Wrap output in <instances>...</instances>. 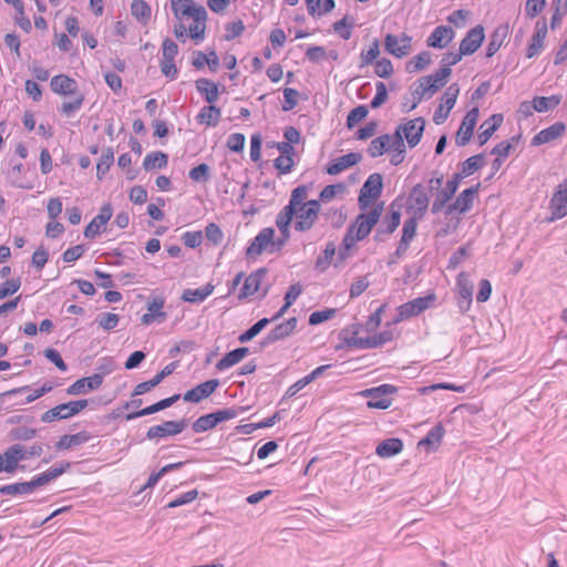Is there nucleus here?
Returning <instances> with one entry per match:
<instances>
[{"label":"nucleus","mask_w":567,"mask_h":567,"mask_svg":"<svg viewBox=\"0 0 567 567\" xmlns=\"http://www.w3.org/2000/svg\"><path fill=\"white\" fill-rule=\"evenodd\" d=\"M383 212V203L377 204L368 213H360L354 221L349 225L340 249L338 259L346 260L350 256V250L355 246L357 241L365 239L373 227L379 223Z\"/></svg>","instance_id":"1"},{"label":"nucleus","mask_w":567,"mask_h":567,"mask_svg":"<svg viewBox=\"0 0 567 567\" xmlns=\"http://www.w3.org/2000/svg\"><path fill=\"white\" fill-rule=\"evenodd\" d=\"M320 202L317 199L308 200L305 205L295 207L293 213H286V239L288 238V225L295 218V228L299 231L309 230L318 218L320 212Z\"/></svg>","instance_id":"2"},{"label":"nucleus","mask_w":567,"mask_h":567,"mask_svg":"<svg viewBox=\"0 0 567 567\" xmlns=\"http://www.w3.org/2000/svg\"><path fill=\"white\" fill-rule=\"evenodd\" d=\"M382 188V175L379 173L371 174L363 183L360 189V194L358 197V206L360 210L364 212L365 209H368L371 206V204L381 196Z\"/></svg>","instance_id":"3"},{"label":"nucleus","mask_w":567,"mask_h":567,"mask_svg":"<svg viewBox=\"0 0 567 567\" xmlns=\"http://www.w3.org/2000/svg\"><path fill=\"white\" fill-rule=\"evenodd\" d=\"M396 392L398 388L395 385L384 383L379 386L365 389L360 392V395L371 399L367 403L368 408L385 410L392 404V400L389 396Z\"/></svg>","instance_id":"4"},{"label":"nucleus","mask_w":567,"mask_h":567,"mask_svg":"<svg viewBox=\"0 0 567 567\" xmlns=\"http://www.w3.org/2000/svg\"><path fill=\"white\" fill-rule=\"evenodd\" d=\"M435 300V293H429L427 296L419 297L401 305L398 308V313L393 319V322L398 323L412 317L419 316L426 309L431 308Z\"/></svg>","instance_id":"5"},{"label":"nucleus","mask_w":567,"mask_h":567,"mask_svg":"<svg viewBox=\"0 0 567 567\" xmlns=\"http://www.w3.org/2000/svg\"><path fill=\"white\" fill-rule=\"evenodd\" d=\"M480 189L481 183H477L476 185L461 192L455 200L446 206L444 214L450 216L454 213L465 214L471 210Z\"/></svg>","instance_id":"6"},{"label":"nucleus","mask_w":567,"mask_h":567,"mask_svg":"<svg viewBox=\"0 0 567 567\" xmlns=\"http://www.w3.org/2000/svg\"><path fill=\"white\" fill-rule=\"evenodd\" d=\"M275 230L274 228H264L252 240L246 250L248 258H255L262 252H272L276 249V243L274 240Z\"/></svg>","instance_id":"7"},{"label":"nucleus","mask_w":567,"mask_h":567,"mask_svg":"<svg viewBox=\"0 0 567 567\" xmlns=\"http://www.w3.org/2000/svg\"><path fill=\"white\" fill-rule=\"evenodd\" d=\"M424 128L425 120L420 116L412 120H406L404 123L400 124L395 131H400V134L405 138L409 147L413 148L420 143L424 133Z\"/></svg>","instance_id":"8"},{"label":"nucleus","mask_w":567,"mask_h":567,"mask_svg":"<svg viewBox=\"0 0 567 567\" xmlns=\"http://www.w3.org/2000/svg\"><path fill=\"white\" fill-rule=\"evenodd\" d=\"M171 8L178 20L184 18L207 19L206 9L203 6H196L193 0H171Z\"/></svg>","instance_id":"9"},{"label":"nucleus","mask_w":567,"mask_h":567,"mask_svg":"<svg viewBox=\"0 0 567 567\" xmlns=\"http://www.w3.org/2000/svg\"><path fill=\"white\" fill-rule=\"evenodd\" d=\"M460 93V87L456 83L451 84L444 92L442 96V103L437 106V109L434 112L433 115V122L436 125L443 124L451 112V110L454 107L457 96Z\"/></svg>","instance_id":"10"},{"label":"nucleus","mask_w":567,"mask_h":567,"mask_svg":"<svg viewBox=\"0 0 567 567\" xmlns=\"http://www.w3.org/2000/svg\"><path fill=\"white\" fill-rule=\"evenodd\" d=\"M411 42L412 38L406 33H402L400 37L389 33L384 38V50L401 59L410 54L412 50Z\"/></svg>","instance_id":"11"},{"label":"nucleus","mask_w":567,"mask_h":567,"mask_svg":"<svg viewBox=\"0 0 567 567\" xmlns=\"http://www.w3.org/2000/svg\"><path fill=\"white\" fill-rule=\"evenodd\" d=\"M551 214L547 218L548 221H554L567 216V177L557 187L550 199Z\"/></svg>","instance_id":"12"},{"label":"nucleus","mask_w":567,"mask_h":567,"mask_svg":"<svg viewBox=\"0 0 567 567\" xmlns=\"http://www.w3.org/2000/svg\"><path fill=\"white\" fill-rule=\"evenodd\" d=\"M392 337L393 334L391 331H383L372 337L365 338L352 336L350 338H346L344 342L348 347H354L358 349H374L386 342H390Z\"/></svg>","instance_id":"13"},{"label":"nucleus","mask_w":567,"mask_h":567,"mask_svg":"<svg viewBox=\"0 0 567 567\" xmlns=\"http://www.w3.org/2000/svg\"><path fill=\"white\" fill-rule=\"evenodd\" d=\"M478 114V107H473L464 116L455 137V143L457 146H465L470 142L474 132V127L477 123Z\"/></svg>","instance_id":"14"},{"label":"nucleus","mask_w":567,"mask_h":567,"mask_svg":"<svg viewBox=\"0 0 567 567\" xmlns=\"http://www.w3.org/2000/svg\"><path fill=\"white\" fill-rule=\"evenodd\" d=\"M485 39L484 28L478 24L471 29L460 43L461 54L471 55L475 53Z\"/></svg>","instance_id":"15"},{"label":"nucleus","mask_w":567,"mask_h":567,"mask_svg":"<svg viewBox=\"0 0 567 567\" xmlns=\"http://www.w3.org/2000/svg\"><path fill=\"white\" fill-rule=\"evenodd\" d=\"M457 306L462 313L470 310L473 298V286L465 272L457 276Z\"/></svg>","instance_id":"16"},{"label":"nucleus","mask_w":567,"mask_h":567,"mask_svg":"<svg viewBox=\"0 0 567 567\" xmlns=\"http://www.w3.org/2000/svg\"><path fill=\"white\" fill-rule=\"evenodd\" d=\"M401 221V213L392 210L385 215L377 228L373 239L378 243L386 240V238L395 231Z\"/></svg>","instance_id":"17"},{"label":"nucleus","mask_w":567,"mask_h":567,"mask_svg":"<svg viewBox=\"0 0 567 567\" xmlns=\"http://www.w3.org/2000/svg\"><path fill=\"white\" fill-rule=\"evenodd\" d=\"M186 426L185 420L166 421L163 424L151 426L147 430L148 440L179 434Z\"/></svg>","instance_id":"18"},{"label":"nucleus","mask_w":567,"mask_h":567,"mask_svg":"<svg viewBox=\"0 0 567 567\" xmlns=\"http://www.w3.org/2000/svg\"><path fill=\"white\" fill-rule=\"evenodd\" d=\"M112 207L110 205H104L99 215L95 216L91 223L84 229V236L86 238H95L99 234L105 229L107 221L112 217Z\"/></svg>","instance_id":"19"},{"label":"nucleus","mask_w":567,"mask_h":567,"mask_svg":"<svg viewBox=\"0 0 567 567\" xmlns=\"http://www.w3.org/2000/svg\"><path fill=\"white\" fill-rule=\"evenodd\" d=\"M454 30L447 25L436 27L426 39V45L435 49L446 48L454 39Z\"/></svg>","instance_id":"20"},{"label":"nucleus","mask_w":567,"mask_h":567,"mask_svg":"<svg viewBox=\"0 0 567 567\" xmlns=\"http://www.w3.org/2000/svg\"><path fill=\"white\" fill-rule=\"evenodd\" d=\"M409 202L412 208L415 209V214L419 218H422L429 208V196L422 184H416L412 187L409 195Z\"/></svg>","instance_id":"21"},{"label":"nucleus","mask_w":567,"mask_h":567,"mask_svg":"<svg viewBox=\"0 0 567 567\" xmlns=\"http://www.w3.org/2000/svg\"><path fill=\"white\" fill-rule=\"evenodd\" d=\"M218 385H219L218 380H216V379L208 380L204 383L198 384L197 386L193 388L192 390L187 391L184 394L183 399L186 402L198 403L202 400L208 398L212 393H214Z\"/></svg>","instance_id":"22"},{"label":"nucleus","mask_w":567,"mask_h":567,"mask_svg":"<svg viewBox=\"0 0 567 567\" xmlns=\"http://www.w3.org/2000/svg\"><path fill=\"white\" fill-rule=\"evenodd\" d=\"M3 457V471L12 473L20 461L27 458V449L23 445L14 444L7 449L1 455Z\"/></svg>","instance_id":"23"},{"label":"nucleus","mask_w":567,"mask_h":567,"mask_svg":"<svg viewBox=\"0 0 567 567\" xmlns=\"http://www.w3.org/2000/svg\"><path fill=\"white\" fill-rule=\"evenodd\" d=\"M433 76H422L419 79V85L412 92L413 102L408 107V111L414 110L417 104L422 101L425 93L430 92L431 95L440 90V85L432 83Z\"/></svg>","instance_id":"24"},{"label":"nucleus","mask_w":567,"mask_h":567,"mask_svg":"<svg viewBox=\"0 0 567 567\" xmlns=\"http://www.w3.org/2000/svg\"><path fill=\"white\" fill-rule=\"evenodd\" d=\"M566 131V126L563 122H556L553 125H550L547 128L542 130L539 133H537L533 140L532 145L538 146L545 143H549L560 136Z\"/></svg>","instance_id":"25"},{"label":"nucleus","mask_w":567,"mask_h":567,"mask_svg":"<svg viewBox=\"0 0 567 567\" xmlns=\"http://www.w3.org/2000/svg\"><path fill=\"white\" fill-rule=\"evenodd\" d=\"M164 303H165V300L163 297H159V296L153 297L147 302L148 312L142 317V323L151 324L155 320H161V321L165 320L166 313L163 311Z\"/></svg>","instance_id":"26"},{"label":"nucleus","mask_w":567,"mask_h":567,"mask_svg":"<svg viewBox=\"0 0 567 567\" xmlns=\"http://www.w3.org/2000/svg\"><path fill=\"white\" fill-rule=\"evenodd\" d=\"M50 86L54 93L60 95H75L79 93L76 82L63 74L53 76Z\"/></svg>","instance_id":"27"},{"label":"nucleus","mask_w":567,"mask_h":567,"mask_svg":"<svg viewBox=\"0 0 567 567\" xmlns=\"http://www.w3.org/2000/svg\"><path fill=\"white\" fill-rule=\"evenodd\" d=\"M362 159L361 153H348L343 156L338 157L333 163H331L327 168L326 172L329 175H337L341 173L342 171L358 164Z\"/></svg>","instance_id":"28"},{"label":"nucleus","mask_w":567,"mask_h":567,"mask_svg":"<svg viewBox=\"0 0 567 567\" xmlns=\"http://www.w3.org/2000/svg\"><path fill=\"white\" fill-rule=\"evenodd\" d=\"M503 114L496 113L489 116L486 121H484L480 126L478 142L480 145H484L492 137V135L497 131V128L503 123Z\"/></svg>","instance_id":"29"},{"label":"nucleus","mask_w":567,"mask_h":567,"mask_svg":"<svg viewBox=\"0 0 567 567\" xmlns=\"http://www.w3.org/2000/svg\"><path fill=\"white\" fill-rule=\"evenodd\" d=\"M444 433V426L441 423H437L422 440L419 441L417 446H425L427 452L435 451L441 444Z\"/></svg>","instance_id":"30"},{"label":"nucleus","mask_w":567,"mask_h":567,"mask_svg":"<svg viewBox=\"0 0 567 567\" xmlns=\"http://www.w3.org/2000/svg\"><path fill=\"white\" fill-rule=\"evenodd\" d=\"M178 400H179V394H175V395H173L171 398L161 400L157 403H155L153 405H150V406H147V408H145L143 410H140V411L132 412V413L127 414L126 415V420L131 421V420H134V419L140 417V416H145V415H150V414L156 413V412L162 411V410H164L166 408H169L171 405H173Z\"/></svg>","instance_id":"31"},{"label":"nucleus","mask_w":567,"mask_h":567,"mask_svg":"<svg viewBox=\"0 0 567 567\" xmlns=\"http://www.w3.org/2000/svg\"><path fill=\"white\" fill-rule=\"evenodd\" d=\"M403 450V442L400 439L391 437L380 442L375 449V453L380 457H391L399 454Z\"/></svg>","instance_id":"32"},{"label":"nucleus","mask_w":567,"mask_h":567,"mask_svg":"<svg viewBox=\"0 0 567 567\" xmlns=\"http://www.w3.org/2000/svg\"><path fill=\"white\" fill-rule=\"evenodd\" d=\"M70 467V463H62L60 466L50 468L30 481L33 491L40 486L48 484L50 481L63 474Z\"/></svg>","instance_id":"33"},{"label":"nucleus","mask_w":567,"mask_h":567,"mask_svg":"<svg viewBox=\"0 0 567 567\" xmlns=\"http://www.w3.org/2000/svg\"><path fill=\"white\" fill-rule=\"evenodd\" d=\"M508 34V27L507 25H499L497 27L493 33L491 34L489 42L486 47V56L492 58L502 47L504 40L506 39Z\"/></svg>","instance_id":"34"},{"label":"nucleus","mask_w":567,"mask_h":567,"mask_svg":"<svg viewBox=\"0 0 567 567\" xmlns=\"http://www.w3.org/2000/svg\"><path fill=\"white\" fill-rule=\"evenodd\" d=\"M284 316V306L277 311V313L271 318H264L257 321L252 327H250L246 332L239 336V341L241 343L248 342L254 339L269 322H272Z\"/></svg>","instance_id":"35"},{"label":"nucleus","mask_w":567,"mask_h":567,"mask_svg":"<svg viewBox=\"0 0 567 567\" xmlns=\"http://www.w3.org/2000/svg\"><path fill=\"white\" fill-rule=\"evenodd\" d=\"M215 287L212 284H207L203 288L197 289H185L182 299L186 302L197 303L204 301L209 295L213 293Z\"/></svg>","instance_id":"36"},{"label":"nucleus","mask_w":567,"mask_h":567,"mask_svg":"<svg viewBox=\"0 0 567 567\" xmlns=\"http://www.w3.org/2000/svg\"><path fill=\"white\" fill-rule=\"evenodd\" d=\"M69 417H72L69 403H62L44 412L41 416V421L44 423H51L56 420H65Z\"/></svg>","instance_id":"37"},{"label":"nucleus","mask_w":567,"mask_h":567,"mask_svg":"<svg viewBox=\"0 0 567 567\" xmlns=\"http://www.w3.org/2000/svg\"><path fill=\"white\" fill-rule=\"evenodd\" d=\"M390 151V137L389 134H382L371 141L367 153L370 157L375 158L382 156L385 152Z\"/></svg>","instance_id":"38"},{"label":"nucleus","mask_w":567,"mask_h":567,"mask_svg":"<svg viewBox=\"0 0 567 567\" xmlns=\"http://www.w3.org/2000/svg\"><path fill=\"white\" fill-rule=\"evenodd\" d=\"M90 440V435L86 432H79L72 435H63L56 443L58 450H70L74 446H79Z\"/></svg>","instance_id":"39"},{"label":"nucleus","mask_w":567,"mask_h":567,"mask_svg":"<svg viewBox=\"0 0 567 567\" xmlns=\"http://www.w3.org/2000/svg\"><path fill=\"white\" fill-rule=\"evenodd\" d=\"M248 353V348H238V349H235L230 352H228L223 359H220L217 364H216V368L218 370H225V369H228L233 365H235L236 363H238L239 361H241Z\"/></svg>","instance_id":"40"},{"label":"nucleus","mask_w":567,"mask_h":567,"mask_svg":"<svg viewBox=\"0 0 567 567\" xmlns=\"http://www.w3.org/2000/svg\"><path fill=\"white\" fill-rule=\"evenodd\" d=\"M196 89L198 92L205 95V99L208 103H214L218 99V87L217 85L207 79H199L196 81Z\"/></svg>","instance_id":"41"},{"label":"nucleus","mask_w":567,"mask_h":567,"mask_svg":"<svg viewBox=\"0 0 567 567\" xmlns=\"http://www.w3.org/2000/svg\"><path fill=\"white\" fill-rule=\"evenodd\" d=\"M321 216L326 221H329L334 229L341 228L347 219V215L342 207L328 208L322 212Z\"/></svg>","instance_id":"42"},{"label":"nucleus","mask_w":567,"mask_h":567,"mask_svg":"<svg viewBox=\"0 0 567 567\" xmlns=\"http://www.w3.org/2000/svg\"><path fill=\"white\" fill-rule=\"evenodd\" d=\"M308 192H309V188L306 185H300L292 190L289 204L286 206L287 214L293 213L295 207H297L299 205H305L308 203V200H307Z\"/></svg>","instance_id":"43"},{"label":"nucleus","mask_w":567,"mask_h":567,"mask_svg":"<svg viewBox=\"0 0 567 567\" xmlns=\"http://www.w3.org/2000/svg\"><path fill=\"white\" fill-rule=\"evenodd\" d=\"M561 97L559 95L536 96L533 100V107L536 112H547L559 105Z\"/></svg>","instance_id":"44"},{"label":"nucleus","mask_w":567,"mask_h":567,"mask_svg":"<svg viewBox=\"0 0 567 567\" xmlns=\"http://www.w3.org/2000/svg\"><path fill=\"white\" fill-rule=\"evenodd\" d=\"M431 63V53L429 51H422L413 59L406 62L405 69L410 73L419 72L424 70Z\"/></svg>","instance_id":"45"},{"label":"nucleus","mask_w":567,"mask_h":567,"mask_svg":"<svg viewBox=\"0 0 567 567\" xmlns=\"http://www.w3.org/2000/svg\"><path fill=\"white\" fill-rule=\"evenodd\" d=\"M484 165V155L477 154L468 157L461 164V171L460 173L463 175V177H467L472 174H474L476 171H478Z\"/></svg>","instance_id":"46"},{"label":"nucleus","mask_w":567,"mask_h":567,"mask_svg":"<svg viewBox=\"0 0 567 567\" xmlns=\"http://www.w3.org/2000/svg\"><path fill=\"white\" fill-rule=\"evenodd\" d=\"M220 117V110L214 105L205 106L197 115V120L200 123H205L209 126H216Z\"/></svg>","instance_id":"47"},{"label":"nucleus","mask_w":567,"mask_h":567,"mask_svg":"<svg viewBox=\"0 0 567 567\" xmlns=\"http://www.w3.org/2000/svg\"><path fill=\"white\" fill-rule=\"evenodd\" d=\"M131 12L143 23H147L151 18V7L144 0H134L131 4Z\"/></svg>","instance_id":"48"},{"label":"nucleus","mask_w":567,"mask_h":567,"mask_svg":"<svg viewBox=\"0 0 567 567\" xmlns=\"http://www.w3.org/2000/svg\"><path fill=\"white\" fill-rule=\"evenodd\" d=\"M167 165V155L162 152H153L146 155L143 166L146 171L162 168Z\"/></svg>","instance_id":"49"},{"label":"nucleus","mask_w":567,"mask_h":567,"mask_svg":"<svg viewBox=\"0 0 567 567\" xmlns=\"http://www.w3.org/2000/svg\"><path fill=\"white\" fill-rule=\"evenodd\" d=\"M453 192L447 190L445 187L439 190L432 203V214H439L441 210H445L447 203L453 198Z\"/></svg>","instance_id":"50"},{"label":"nucleus","mask_w":567,"mask_h":567,"mask_svg":"<svg viewBox=\"0 0 567 567\" xmlns=\"http://www.w3.org/2000/svg\"><path fill=\"white\" fill-rule=\"evenodd\" d=\"M354 24L353 18H349L344 16L341 20L336 21L332 24L333 31L339 33L343 40H349L351 38V28Z\"/></svg>","instance_id":"51"},{"label":"nucleus","mask_w":567,"mask_h":567,"mask_svg":"<svg viewBox=\"0 0 567 567\" xmlns=\"http://www.w3.org/2000/svg\"><path fill=\"white\" fill-rule=\"evenodd\" d=\"M334 255H336V246L332 241H329L326 245V248H324L322 255L318 256V258L316 260V267L319 270L324 271L331 264V260Z\"/></svg>","instance_id":"52"},{"label":"nucleus","mask_w":567,"mask_h":567,"mask_svg":"<svg viewBox=\"0 0 567 567\" xmlns=\"http://www.w3.org/2000/svg\"><path fill=\"white\" fill-rule=\"evenodd\" d=\"M33 492L30 482L14 483L0 487V493L3 495L30 494Z\"/></svg>","instance_id":"53"},{"label":"nucleus","mask_w":567,"mask_h":567,"mask_svg":"<svg viewBox=\"0 0 567 567\" xmlns=\"http://www.w3.org/2000/svg\"><path fill=\"white\" fill-rule=\"evenodd\" d=\"M216 425H217V422L215 420L214 413H209V414L199 416L193 423V430L196 433H202V432H206L208 430L214 429Z\"/></svg>","instance_id":"54"},{"label":"nucleus","mask_w":567,"mask_h":567,"mask_svg":"<svg viewBox=\"0 0 567 567\" xmlns=\"http://www.w3.org/2000/svg\"><path fill=\"white\" fill-rule=\"evenodd\" d=\"M114 161V154L111 148H107L105 152H103L97 165H96V175L97 178L101 179L106 172L110 169L111 165Z\"/></svg>","instance_id":"55"},{"label":"nucleus","mask_w":567,"mask_h":567,"mask_svg":"<svg viewBox=\"0 0 567 567\" xmlns=\"http://www.w3.org/2000/svg\"><path fill=\"white\" fill-rule=\"evenodd\" d=\"M308 94L291 87H286V112L292 110L299 101H307Z\"/></svg>","instance_id":"56"},{"label":"nucleus","mask_w":567,"mask_h":567,"mask_svg":"<svg viewBox=\"0 0 567 567\" xmlns=\"http://www.w3.org/2000/svg\"><path fill=\"white\" fill-rule=\"evenodd\" d=\"M368 113L369 111L365 105H359L351 110L347 117V127H354L359 122L367 117Z\"/></svg>","instance_id":"57"},{"label":"nucleus","mask_w":567,"mask_h":567,"mask_svg":"<svg viewBox=\"0 0 567 567\" xmlns=\"http://www.w3.org/2000/svg\"><path fill=\"white\" fill-rule=\"evenodd\" d=\"M260 280L258 275H250L246 278L239 298H246L259 290Z\"/></svg>","instance_id":"58"},{"label":"nucleus","mask_w":567,"mask_h":567,"mask_svg":"<svg viewBox=\"0 0 567 567\" xmlns=\"http://www.w3.org/2000/svg\"><path fill=\"white\" fill-rule=\"evenodd\" d=\"M380 54V44L377 39L373 40L369 50H363L360 54L361 58V66H365L371 64Z\"/></svg>","instance_id":"59"},{"label":"nucleus","mask_w":567,"mask_h":567,"mask_svg":"<svg viewBox=\"0 0 567 567\" xmlns=\"http://www.w3.org/2000/svg\"><path fill=\"white\" fill-rule=\"evenodd\" d=\"M344 190L346 185L343 183L328 185L320 192L319 198L322 202H329L333 199L338 194H342Z\"/></svg>","instance_id":"60"},{"label":"nucleus","mask_w":567,"mask_h":567,"mask_svg":"<svg viewBox=\"0 0 567 567\" xmlns=\"http://www.w3.org/2000/svg\"><path fill=\"white\" fill-rule=\"evenodd\" d=\"M74 99L70 102H63L61 105V113L65 116H71L75 111L80 110L83 102L84 96L81 93L73 95Z\"/></svg>","instance_id":"61"},{"label":"nucleus","mask_w":567,"mask_h":567,"mask_svg":"<svg viewBox=\"0 0 567 567\" xmlns=\"http://www.w3.org/2000/svg\"><path fill=\"white\" fill-rule=\"evenodd\" d=\"M417 219L416 217H411L406 219L403 224L402 228V237L400 240H404L410 244L416 234Z\"/></svg>","instance_id":"62"},{"label":"nucleus","mask_w":567,"mask_h":567,"mask_svg":"<svg viewBox=\"0 0 567 567\" xmlns=\"http://www.w3.org/2000/svg\"><path fill=\"white\" fill-rule=\"evenodd\" d=\"M546 0H527L525 4V14L529 19L536 18L545 8Z\"/></svg>","instance_id":"63"},{"label":"nucleus","mask_w":567,"mask_h":567,"mask_svg":"<svg viewBox=\"0 0 567 567\" xmlns=\"http://www.w3.org/2000/svg\"><path fill=\"white\" fill-rule=\"evenodd\" d=\"M375 74L380 78L388 79L393 74V65L389 59H381L375 63Z\"/></svg>","instance_id":"64"}]
</instances>
